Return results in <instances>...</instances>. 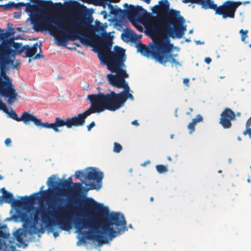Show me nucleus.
<instances>
[{"mask_svg": "<svg viewBox=\"0 0 251 251\" xmlns=\"http://www.w3.org/2000/svg\"><path fill=\"white\" fill-rule=\"evenodd\" d=\"M97 203L92 199H87L84 202V208L89 211L93 210Z\"/></svg>", "mask_w": 251, "mask_h": 251, "instance_id": "obj_22", "label": "nucleus"}, {"mask_svg": "<svg viewBox=\"0 0 251 251\" xmlns=\"http://www.w3.org/2000/svg\"><path fill=\"white\" fill-rule=\"evenodd\" d=\"M192 32H193V30H190L189 31V33H192Z\"/></svg>", "mask_w": 251, "mask_h": 251, "instance_id": "obj_63", "label": "nucleus"}, {"mask_svg": "<svg viewBox=\"0 0 251 251\" xmlns=\"http://www.w3.org/2000/svg\"><path fill=\"white\" fill-rule=\"evenodd\" d=\"M196 43L197 44H204V42H201V41L199 40V41H196Z\"/></svg>", "mask_w": 251, "mask_h": 251, "instance_id": "obj_51", "label": "nucleus"}, {"mask_svg": "<svg viewBox=\"0 0 251 251\" xmlns=\"http://www.w3.org/2000/svg\"><path fill=\"white\" fill-rule=\"evenodd\" d=\"M150 201H152H152H154V199H153V197H151V198H150Z\"/></svg>", "mask_w": 251, "mask_h": 251, "instance_id": "obj_58", "label": "nucleus"}, {"mask_svg": "<svg viewBox=\"0 0 251 251\" xmlns=\"http://www.w3.org/2000/svg\"><path fill=\"white\" fill-rule=\"evenodd\" d=\"M5 33H6V35H5L6 41H12L14 40L13 39L10 38V37L14 36L15 33V31L13 28H10L8 31H6L5 30Z\"/></svg>", "mask_w": 251, "mask_h": 251, "instance_id": "obj_31", "label": "nucleus"}, {"mask_svg": "<svg viewBox=\"0 0 251 251\" xmlns=\"http://www.w3.org/2000/svg\"><path fill=\"white\" fill-rule=\"evenodd\" d=\"M1 191L3 193H5V191H7L4 188H2L1 189Z\"/></svg>", "mask_w": 251, "mask_h": 251, "instance_id": "obj_55", "label": "nucleus"}, {"mask_svg": "<svg viewBox=\"0 0 251 251\" xmlns=\"http://www.w3.org/2000/svg\"><path fill=\"white\" fill-rule=\"evenodd\" d=\"M249 47H250V48H251V44L249 45Z\"/></svg>", "mask_w": 251, "mask_h": 251, "instance_id": "obj_64", "label": "nucleus"}, {"mask_svg": "<svg viewBox=\"0 0 251 251\" xmlns=\"http://www.w3.org/2000/svg\"><path fill=\"white\" fill-rule=\"evenodd\" d=\"M17 30H18L19 31H21V29L22 28L21 27H18L17 28Z\"/></svg>", "mask_w": 251, "mask_h": 251, "instance_id": "obj_60", "label": "nucleus"}, {"mask_svg": "<svg viewBox=\"0 0 251 251\" xmlns=\"http://www.w3.org/2000/svg\"><path fill=\"white\" fill-rule=\"evenodd\" d=\"M243 134H248L251 138V117L246 122V129L243 132Z\"/></svg>", "mask_w": 251, "mask_h": 251, "instance_id": "obj_29", "label": "nucleus"}, {"mask_svg": "<svg viewBox=\"0 0 251 251\" xmlns=\"http://www.w3.org/2000/svg\"><path fill=\"white\" fill-rule=\"evenodd\" d=\"M101 13L103 14H104L105 17L106 16V12L105 11H102Z\"/></svg>", "mask_w": 251, "mask_h": 251, "instance_id": "obj_57", "label": "nucleus"}, {"mask_svg": "<svg viewBox=\"0 0 251 251\" xmlns=\"http://www.w3.org/2000/svg\"><path fill=\"white\" fill-rule=\"evenodd\" d=\"M204 61L207 64H209L211 63L212 59L210 57H206Z\"/></svg>", "mask_w": 251, "mask_h": 251, "instance_id": "obj_45", "label": "nucleus"}, {"mask_svg": "<svg viewBox=\"0 0 251 251\" xmlns=\"http://www.w3.org/2000/svg\"><path fill=\"white\" fill-rule=\"evenodd\" d=\"M58 185L62 187L64 189H68L70 188L71 187V184H70L69 183L67 182L66 180H64L63 181H61Z\"/></svg>", "mask_w": 251, "mask_h": 251, "instance_id": "obj_36", "label": "nucleus"}, {"mask_svg": "<svg viewBox=\"0 0 251 251\" xmlns=\"http://www.w3.org/2000/svg\"><path fill=\"white\" fill-rule=\"evenodd\" d=\"M53 235H54V236L55 237H56L57 236H58L59 235V234H58V232H54L53 233Z\"/></svg>", "mask_w": 251, "mask_h": 251, "instance_id": "obj_52", "label": "nucleus"}, {"mask_svg": "<svg viewBox=\"0 0 251 251\" xmlns=\"http://www.w3.org/2000/svg\"><path fill=\"white\" fill-rule=\"evenodd\" d=\"M33 4L29 2L25 3L26 6L25 11L30 12L31 15L37 14L40 11H44L49 8L50 6H54L58 9H61L63 6L61 3L54 4L51 0L45 1L43 0H31Z\"/></svg>", "mask_w": 251, "mask_h": 251, "instance_id": "obj_13", "label": "nucleus"}, {"mask_svg": "<svg viewBox=\"0 0 251 251\" xmlns=\"http://www.w3.org/2000/svg\"><path fill=\"white\" fill-rule=\"evenodd\" d=\"M189 112H187L186 113V114H187V115H190V114H191V113L193 111V108H191V107H190V108H189Z\"/></svg>", "mask_w": 251, "mask_h": 251, "instance_id": "obj_50", "label": "nucleus"}, {"mask_svg": "<svg viewBox=\"0 0 251 251\" xmlns=\"http://www.w3.org/2000/svg\"><path fill=\"white\" fill-rule=\"evenodd\" d=\"M131 124L133 125H134L136 126H138L139 125L138 122V121L137 120H135L134 121H133L132 122H131Z\"/></svg>", "mask_w": 251, "mask_h": 251, "instance_id": "obj_47", "label": "nucleus"}, {"mask_svg": "<svg viewBox=\"0 0 251 251\" xmlns=\"http://www.w3.org/2000/svg\"><path fill=\"white\" fill-rule=\"evenodd\" d=\"M137 29L140 31H142L143 30V28L141 26H139V27H138Z\"/></svg>", "mask_w": 251, "mask_h": 251, "instance_id": "obj_54", "label": "nucleus"}, {"mask_svg": "<svg viewBox=\"0 0 251 251\" xmlns=\"http://www.w3.org/2000/svg\"><path fill=\"white\" fill-rule=\"evenodd\" d=\"M35 198H31L28 196L21 197V200H16L13 198V201L11 202L12 206L20 207L22 205H27L33 203Z\"/></svg>", "mask_w": 251, "mask_h": 251, "instance_id": "obj_18", "label": "nucleus"}, {"mask_svg": "<svg viewBox=\"0 0 251 251\" xmlns=\"http://www.w3.org/2000/svg\"><path fill=\"white\" fill-rule=\"evenodd\" d=\"M122 98L124 104H125L127 99H129V100H134V97H133V95L130 93H128L125 95L122 96Z\"/></svg>", "mask_w": 251, "mask_h": 251, "instance_id": "obj_34", "label": "nucleus"}, {"mask_svg": "<svg viewBox=\"0 0 251 251\" xmlns=\"http://www.w3.org/2000/svg\"><path fill=\"white\" fill-rule=\"evenodd\" d=\"M1 70V76L0 77V95L3 97L8 98V103L12 104L18 96L16 92L14 86L13 85L12 80L4 72L5 70Z\"/></svg>", "mask_w": 251, "mask_h": 251, "instance_id": "obj_11", "label": "nucleus"}, {"mask_svg": "<svg viewBox=\"0 0 251 251\" xmlns=\"http://www.w3.org/2000/svg\"><path fill=\"white\" fill-rule=\"evenodd\" d=\"M93 113H96V112L92 104H91L90 107L87 110L74 117H68L65 119H62L59 117H56L53 123H44V128H51L55 132H58L60 131L58 128L64 126H66L68 128H70L73 126H82L85 124L86 118Z\"/></svg>", "mask_w": 251, "mask_h": 251, "instance_id": "obj_7", "label": "nucleus"}, {"mask_svg": "<svg viewBox=\"0 0 251 251\" xmlns=\"http://www.w3.org/2000/svg\"><path fill=\"white\" fill-rule=\"evenodd\" d=\"M6 33H5V30L0 28V41H1V43L0 44V52L4 47V44L7 41H6Z\"/></svg>", "mask_w": 251, "mask_h": 251, "instance_id": "obj_26", "label": "nucleus"}, {"mask_svg": "<svg viewBox=\"0 0 251 251\" xmlns=\"http://www.w3.org/2000/svg\"><path fill=\"white\" fill-rule=\"evenodd\" d=\"M236 119L235 113L229 108H226L221 114L219 123L224 128L231 127L232 124L231 121Z\"/></svg>", "mask_w": 251, "mask_h": 251, "instance_id": "obj_16", "label": "nucleus"}, {"mask_svg": "<svg viewBox=\"0 0 251 251\" xmlns=\"http://www.w3.org/2000/svg\"><path fill=\"white\" fill-rule=\"evenodd\" d=\"M87 99L98 113L105 110L115 111L124 106L122 96L114 91L106 94L99 92L97 94L89 95Z\"/></svg>", "mask_w": 251, "mask_h": 251, "instance_id": "obj_6", "label": "nucleus"}, {"mask_svg": "<svg viewBox=\"0 0 251 251\" xmlns=\"http://www.w3.org/2000/svg\"><path fill=\"white\" fill-rule=\"evenodd\" d=\"M55 176L54 175H52L48 179V181L47 182V184L50 187H54L56 184V182L55 181Z\"/></svg>", "mask_w": 251, "mask_h": 251, "instance_id": "obj_32", "label": "nucleus"}, {"mask_svg": "<svg viewBox=\"0 0 251 251\" xmlns=\"http://www.w3.org/2000/svg\"><path fill=\"white\" fill-rule=\"evenodd\" d=\"M68 183H69L71 185H74V183L73 182V179L72 177H69L66 180Z\"/></svg>", "mask_w": 251, "mask_h": 251, "instance_id": "obj_44", "label": "nucleus"}, {"mask_svg": "<svg viewBox=\"0 0 251 251\" xmlns=\"http://www.w3.org/2000/svg\"><path fill=\"white\" fill-rule=\"evenodd\" d=\"M103 174L97 171L93 167H89L85 170V178L82 183L86 186V191L99 189L102 185Z\"/></svg>", "mask_w": 251, "mask_h": 251, "instance_id": "obj_12", "label": "nucleus"}, {"mask_svg": "<svg viewBox=\"0 0 251 251\" xmlns=\"http://www.w3.org/2000/svg\"><path fill=\"white\" fill-rule=\"evenodd\" d=\"M66 7L71 13L75 14H78L81 11L82 8L84 7L79 2L75 0L68 2Z\"/></svg>", "mask_w": 251, "mask_h": 251, "instance_id": "obj_19", "label": "nucleus"}, {"mask_svg": "<svg viewBox=\"0 0 251 251\" xmlns=\"http://www.w3.org/2000/svg\"><path fill=\"white\" fill-rule=\"evenodd\" d=\"M38 48L39 49V52L35 55L34 59L43 58L44 55L42 54L41 45L38 46L37 43L34 44L33 46H31L28 45H25L24 51L25 53V57L29 58L32 57L36 54Z\"/></svg>", "mask_w": 251, "mask_h": 251, "instance_id": "obj_17", "label": "nucleus"}, {"mask_svg": "<svg viewBox=\"0 0 251 251\" xmlns=\"http://www.w3.org/2000/svg\"><path fill=\"white\" fill-rule=\"evenodd\" d=\"M202 121L203 117L200 114L197 115L195 118L193 119L192 122L188 124L187 126L189 130V133L190 134L192 133L195 130V126L197 124Z\"/></svg>", "mask_w": 251, "mask_h": 251, "instance_id": "obj_20", "label": "nucleus"}, {"mask_svg": "<svg viewBox=\"0 0 251 251\" xmlns=\"http://www.w3.org/2000/svg\"><path fill=\"white\" fill-rule=\"evenodd\" d=\"M152 12L157 14H161L162 12L159 5H155L152 8Z\"/></svg>", "mask_w": 251, "mask_h": 251, "instance_id": "obj_39", "label": "nucleus"}, {"mask_svg": "<svg viewBox=\"0 0 251 251\" xmlns=\"http://www.w3.org/2000/svg\"><path fill=\"white\" fill-rule=\"evenodd\" d=\"M44 186H42L41 187L40 191L39 193H34V194H33L31 196V198H35V199H34V200H35L36 198V196H37L41 191H42L43 197V198L44 199H47V198H49L51 194H52L53 193V190L48 189V190L42 191L43 188H44Z\"/></svg>", "mask_w": 251, "mask_h": 251, "instance_id": "obj_23", "label": "nucleus"}, {"mask_svg": "<svg viewBox=\"0 0 251 251\" xmlns=\"http://www.w3.org/2000/svg\"><path fill=\"white\" fill-rule=\"evenodd\" d=\"M211 0H182L183 3H192L200 4L204 9H208Z\"/></svg>", "mask_w": 251, "mask_h": 251, "instance_id": "obj_21", "label": "nucleus"}, {"mask_svg": "<svg viewBox=\"0 0 251 251\" xmlns=\"http://www.w3.org/2000/svg\"><path fill=\"white\" fill-rule=\"evenodd\" d=\"M239 33L241 35V40L243 42H244L245 40V39L248 37V30H244L243 29H241L239 31Z\"/></svg>", "mask_w": 251, "mask_h": 251, "instance_id": "obj_37", "label": "nucleus"}, {"mask_svg": "<svg viewBox=\"0 0 251 251\" xmlns=\"http://www.w3.org/2000/svg\"><path fill=\"white\" fill-rule=\"evenodd\" d=\"M159 5L163 15L159 21L161 26L170 37L181 38L186 30V25H184L185 20L180 15V11L170 9L168 0L159 1Z\"/></svg>", "mask_w": 251, "mask_h": 251, "instance_id": "obj_5", "label": "nucleus"}, {"mask_svg": "<svg viewBox=\"0 0 251 251\" xmlns=\"http://www.w3.org/2000/svg\"><path fill=\"white\" fill-rule=\"evenodd\" d=\"M98 41V55L101 63L106 65L107 69L116 75L108 74L107 78L109 83L118 88H123L124 90L119 94L123 96L130 93V88L125 80L128 77L124 62L126 60L125 50L122 48L115 46V51L111 50L112 41L106 36L100 37L95 35L93 38Z\"/></svg>", "mask_w": 251, "mask_h": 251, "instance_id": "obj_2", "label": "nucleus"}, {"mask_svg": "<svg viewBox=\"0 0 251 251\" xmlns=\"http://www.w3.org/2000/svg\"><path fill=\"white\" fill-rule=\"evenodd\" d=\"M5 144L7 146H10L11 145V140L10 138H6L5 140Z\"/></svg>", "mask_w": 251, "mask_h": 251, "instance_id": "obj_43", "label": "nucleus"}, {"mask_svg": "<svg viewBox=\"0 0 251 251\" xmlns=\"http://www.w3.org/2000/svg\"><path fill=\"white\" fill-rule=\"evenodd\" d=\"M13 1H9L8 3L5 4L4 10H11L13 9Z\"/></svg>", "mask_w": 251, "mask_h": 251, "instance_id": "obj_40", "label": "nucleus"}, {"mask_svg": "<svg viewBox=\"0 0 251 251\" xmlns=\"http://www.w3.org/2000/svg\"><path fill=\"white\" fill-rule=\"evenodd\" d=\"M3 197L4 201L6 203H11L13 201V195L10 192L5 191V193H3Z\"/></svg>", "mask_w": 251, "mask_h": 251, "instance_id": "obj_28", "label": "nucleus"}, {"mask_svg": "<svg viewBox=\"0 0 251 251\" xmlns=\"http://www.w3.org/2000/svg\"><path fill=\"white\" fill-rule=\"evenodd\" d=\"M14 236L19 244L21 245L25 244V242L24 241V234L22 231L17 230L15 233Z\"/></svg>", "mask_w": 251, "mask_h": 251, "instance_id": "obj_27", "label": "nucleus"}, {"mask_svg": "<svg viewBox=\"0 0 251 251\" xmlns=\"http://www.w3.org/2000/svg\"><path fill=\"white\" fill-rule=\"evenodd\" d=\"M156 169L159 174H163L168 172L167 166L163 165H157L155 166Z\"/></svg>", "mask_w": 251, "mask_h": 251, "instance_id": "obj_30", "label": "nucleus"}, {"mask_svg": "<svg viewBox=\"0 0 251 251\" xmlns=\"http://www.w3.org/2000/svg\"><path fill=\"white\" fill-rule=\"evenodd\" d=\"M3 178V177L0 175V180H1Z\"/></svg>", "mask_w": 251, "mask_h": 251, "instance_id": "obj_62", "label": "nucleus"}, {"mask_svg": "<svg viewBox=\"0 0 251 251\" xmlns=\"http://www.w3.org/2000/svg\"><path fill=\"white\" fill-rule=\"evenodd\" d=\"M112 13L116 16L122 17L124 15L127 16V9H122L120 8H116L112 10Z\"/></svg>", "mask_w": 251, "mask_h": 251, "instance_id": "obj_24", "label": "nucleus"}, {"mask_svg": "<svg viewBox=\"0 0 251 251\" xmlns=\"http://www.w3.org/2000/svg\"><path fill=\"white\" fill-rule=\"evenodd\" d=\"M150 163V160H148V161H146L145 162H144L143 164H142L141 166L145 167L147 165L149 164Z\"/></svg>", "mask_w": 251, "mask_h": 251, "instance_id": "obj_49", "label": "nucleus"}, {"mask_svg": "<svg viewBox=\"0 0 251 251\" xmlns=\"http://www.w3.org/2000/svg\"><path fill=\"white\" fill-rule=\"evenodd\" d=\"M21 16V14L19 12H14V17L16 18H19Z\"/></svg>", "mask_w": 251, "mask_h": 251, "instance_id": "obj_48", "label": "nucleus"}, {"mask_svg": "<svg viewBox=\"0 0 251 251\" xmlns=\"http://www.w3.org/2000/svg\"><path fill=\"white\" fill-rule=\"evenodd\" d=\"M152 42L150 48L142 43L138 44L137 45L138 50L145 56H151L155 61L163 65H165L168 62H170L172 66L180 65L175 59L177 54L171 53L174 46L170 43L169 38L156 34L152 37Z\"/></svg>", "mask_w": 251, "mask_h": 251, "instance_id": "obj_4", "label": "nucleus"}, {"mask_svg": "<svg viewBox=\"0 0 251 251\" xmlns=\"http://www.w3.org/2000/svg\"><path fill=\"white\" fill-rule=\"evenodd\" d=\"M1 234H3V232L2 231H0V236L3 237Z\"/></svg>", "mask_w": 251, "mask_h": 251, "instance_id": "obj_59", "label": "nucleus"}, {"mask_svg": "<svg viewBox=\"0 0 251 251\" xmlns=\"http://www.w3.org/2000/svg\"><path fill=\"white\" fill-rule=\"evenodd\" d=\"M122 146L118 143H114L113 151L116 153H119L122 150Z\"/></svg>", "mask_w": 251, "mask_h": 251, "instance_id": "obj_35", "label": "nucleus"}, {"mask_svg": "<svg viewBox=\"0 0 251 251\" xmlns=\"http://www.w3.org/2000/svg\"><path fill=\"white\" fill-rule=\"evenodd\" d=\"M0 110H2L5 112L7 111V107L5 103H4L0 99Z\"/></svg>", "mask_w": 251, "mask_h": 251, "instance_id": "obj_41", "label": "nucleus"}, {"mask_svg": "<svg viewBox=\"0 0 251 251\" xmlns=\"http://www.w3.org/2000/svg\"><path fill=\"white\" fill-rule=\"evenodd\" d=\"M249 3V1L242 2L227 0L224 1L222 5L218 6L213 0H211L208 9L213 10L216 15L221 16L223 19H234L238 7L242 4H246Z\"/></svg>", "mask_w": 251, "mask_h": 251, "instance_id": "obj_9", "label": "nucleus"}, {"mask_svg": "<svg viewBox=\"0 0 251 251\" xmlns=\"http://www.w3.org/2000/svg\"><path fill=\"white\" fill-rule=\"evenodd\" d=\"M50 204L48 208H40L36 211L33 219L31 229L37 230L36 224L39 220L40 214L43 223L48 224L51 218L54 220V224L62 229L70 230L73 223L77 231L81 233L88 239L97 241L99 244L106 239L102 234L107 235L112 239L118 234H122L127 228L124 215L120 212L109 213L107 207H103L100 210L94 218H80L81 216L77 208L71 206H60L55 210Z\"/></svg>", "mask_w": 251, "mask_h": 251, "instance_id": "obj_1", "label": "nucleus"}, {"mask_svg": "<svg viewBox=\"0 0 251 251\" xmlns=\"http://www.w3.org/2000/svg\"><path fill=\"white\" fill-rule=\"evenodd\" d=\"M85 172H84L83 171L78 170L75 172V176L76 178L80 179L82 181V180H81V178L83 177H85Z\"/></svg>", "mask_w": 251, "mask_h": 251, "instance_id": "obj_33", "label": "nucleus"}, {"mask_svg": "<svg viewBox=\"0 0 251 251\" xmlns=\"http://www.w3.org/2000/svg\"><path fill=\"white\" fill-rule=\"evenodd\" d=\"M43 11H40L37 14L31 15L28 19L30 20L33 28L35 31H42L47 29L53 36L57 31V25L52 21L58 22L59 17L49 19L43 13Z\"/></svg>", "mask_w": 251, "mask_h": 251, "instance_id": "obj_10", "label": "nucleus"}, {"mask_svg": "<svg viewBox=\"0 0 251 251\" xmlns=\"http://www.w3.org/2000/svg\"><path fill=\"white\" fill-rule=\"evenodd\" d=\"M124 6L128 7L127 9V17L131 22L142 18L147 13V11L141 6H134L131 4L128 6L127 3H125Z\"/></svg>", "mask_w": 251, "mask_h": 251, "instance_id": "obj_15", "label": "nucleus"}, {"mask_svg": "<svg viewBox=\"0 0 251 251\" xmlns=\"http://www.w3.org/2000/svg\"><path fill=\"white\" fill-rule=\"evenodd\" d=\"M4 112H5V111ZM6 113H8L9 117L17 122L22 121L25 125H28L30 122H32L38 127L44 128V123L42 122L41 119L37 118L35 115H32L26 111L24 112L21 117H18L17 114L13 110L9 112L7 109Z\"/></svg>", "mask_w": 251, "mask_h": 251, "instance_id": "obj_14", "label": "nucleus"}, {"mask_svg": "<svg viewBox=\"0 0 251 251\" xmlns=\"http://www.w3.org/2000/svg\"><path fill=\"white\" fill-rule=\"evenodd\" d=\"M237 116H241V113L240 112H237L235 114Z\"/></svg>", "mask_w": 251, "mask_h": 251, "instance_id": "obj_56", "label": "nucleus"}, {"mask_svg": "<svg viewBox=\"0 0 251 251\" xmlns=\"http://www.w3.org/2000/svg\"><path fill=\"white\" fill-rule=\"evenodd\" d=\"M183 82L186 85H188L189 82V79L185 78L183 79Z\"/></svg>", "mask_w": 251, "mask_h": 251, "instance_id": "obj_46", "label": "nucleus"}, {"mask_svg": "<svg viewBox=\"0 0 251 251\" xmlns=\"http://www.w3.org/2000/svg\"><path fill=\"white\" fill-rule=\"evenodd\" d=\"M82 182H76L74 183L73 187L71 188V190L76 193H80L82 190L86 191V188H84L82 186Z\"/></svg>", "mask_w": 251, "mask_h": 251, "instance_id": "obj_25", "label": "nucleus"}, {"mask_svg": "<svg viewBox=\"0 0 251 251\" xmlns=\"http://www.w3.org/2000/svg\"><path fill=\"white\" fill-rule=\"evenodd\" d=\"M95 122H92L89 125L87 126L88 131H90L91 129L95 126Z\"/></svg>", "mask_w": 251, "mask_h": 251, "instance_id": "obj_42", "label": "nucleus"}, {"mask_svg": "<svg viewBox=\"0 0 251 251\" xmlns=\"http://www.w3.org/2000/svg\"><path fill=\"white\" fill-rule=\"evenodd\" d=\"M13 7L17 9H20L21 7L25 6V3L23 2H18L17 3L13 1Z\"/></svg>", "mask_w": 251, "mask_h": 251, "instance_id": "obj_38", "label": "nucleus"}, {"mask_svg": "<svg viewBox=\"0 0 251 251\" xmlns=\"http://www.w3.org/2000/svg\"><path fill=\"white\" fill-rule=\"evenodd\" d=\"M185 41H186V42H190V39H186L185 40Z\"/></svg>", "mask_w": 251, "mask_h": 251, "instance_id": "obj_61", "label": "nucleus"}, {"mask_svg": "<svg viewBox=\"0 0 251 251\" xmlns=\"http://www.w3.org/2000/svg\"><path fill=\"white\" fill-rule=\"evenodd\" d=\"M25 46L22 43H15L13 40L7 41L0 52V69L7 70V67L14 64L11 56L16 52L21 53L24 51Z\"/></svg>", "mask_w": 251, "mask_h": 251, "instance_id": "obj_8", "label": "nucleus"}, {"mask_svg": "<svg viewBox=\"0 0 251 251\" xmlns=\"http://www.w3.org/2000/svg\"><path fill=\"white\" fill-rule=\"evenodd\" d=\"M0 8H2L4 10V4H0Z\"/></svg>", "mask_w": 251, "mask_h": 251, "instance_id": "obj_53", "label": "nucleus"}, {"mask_svg": "<svg viewBox=\"0 0 251 251\" xmlns=\"http://www.w3.org/2000/svg\"><path fill=\"white\" fill-rule=\"evenodd\" d=\"M92 17H82L74 21H70L68 17H59L58 21H52L57 25L54 37L57 44L65 46L68 41L87 39L90 32L96 30V26L91 25Z\"/></svg>", "mask_w": 251, "mask_h": 251, "instance_id": "obj_3", "label": "nucleus"}]
</instances>
